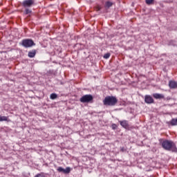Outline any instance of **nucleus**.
I'll use <instances>...</instances> for the list:
<instances>
[{"instance_id":"1","label":"nucleus","mask_w":177,"mask_h":177,"mask_svg":"<svg viewBox=\"0 0 177 177\" xmlns=\"http://www.w3.org/2000/svg\"><path fill=\"white\" fill-rule=\"evenodd\" d=\"M161 146L164 150H167V151H172V153H177V147L174 141L165 140L160 142Z\"/></svg>"},{"instance_id":"2","label":"nucleus","mask_w":177,"mask_h":177,"mask_svg":"<svg viewBox=\"0 0 177 177\" xmlns=\"http://www.w3.org/2000/svg\"><path fill=\"white\" fill-rule=\"evenodd\" d=\"M117 103H118V100L113 95H108L103 100L104 106H114Z\"/></svg>"},{"instance_id":"3","label":"nucleus","mask_w":177,"mask_h":177,"mask_svg":"<svg viewBox=\"0 0 177 177\" xmlns=\"http://www.w3.org/2000/svg\"><path fill=\"white\" fill-rule=\"evenodd\" d=\"M37 0H24L21 3L23 8H32L37 5Z\"/></svg>"},{"instance_id":"4","label":"nucleus","mask_w":177,"mask_h":177,"mask_svg":"<svg viewBox=\"0 0 177 177\" xmlns=\"http://www.w3.org/2000/svg\"><path fill=\"white\" fill-rule=\"evenodd\" d=\"M21 45L24 48H31L35 46V43L31 39H25L21 41Z\"/></svg>"},{"instance_id":"5","label":"nucleus","mask_w":177,"mask_h":177,"mask_svg":"<svg viewBox=\"0 0 177 177\" xmlns=\"http://www.w3.org/2000/svg\"><path fill=\"white\" fill-rule=\"evenodd\" d=\"M93 100V96L91 94L84 95L80 99V102H81V103H91Z\"/></svg>"},{"instance_id":"6","label":"nucleus","mask_w":177,"mask_h":177,"mask_svg":"<svg viewBox=\"0 0 177 177\" xmlns=\"http://www.w3.org/2000/svg\"><path fill=\"white\" fill-rule=\"evenodd\" d=\"M57 171H58V172H62V174H70L71 169L70 167H66L64 169L62 167H59L57 169Z\"/></svg>"},{"instance_id":"7","label":"nucleus","mask_w":177,"mask_h":177,"mask_svg":"<svg viewBox=\"0 0 177 177\" xmlns=\"http://www.w3.org/2000/svg\"><path fill=\"white\" fill-rule=\"evenodd\" d=\"M145 102L147 104H151V103H154V100L150 95H145Z\"/></svg>"},{"instance_id":"8","label":"nucleus","mask_w":177,"mask_h":177,"mask_svg":"<svg viewBox=\"0 0 177 177\" xmlns=\"http://www.w3.org/2000/svg\"><path fill=\"white\" fill-rule=\"evenodd\" d=\"M119 122L122 128H124V129H129V124L127 120L120 121Z\"/></svg>"},{"instance_id":"9","label":"nucleus","mask_w":177,"mask_h":177,"mask_svg":"<svg viewBox=\"0 0 177 177\" xmlns=\"http://www.w3.org/2000/svg\"><path fill=\"white\" fill-rule=\"evenodd\" d=\"M169 86L170 89H176L177 82L174 80H170L169 82Z\"/></svg>"},{"instance_id":"10","label":"nucleus","mask_w":177,"mask_h":177,"mask_svg":"<svg viewBox=\"0 0 177 177\" xmlns=\"http://www.w3.org/2000/svg\"><path fill=\"white\" fill-rule=\"evenodd\" d=\"M32 13V10L30 9V8H25V10L24 11V15L26 16H31Z\"/></svg>"},{"instance_id":"11","label":"nucleus","mask_w":177,"mask_h":177,"mask_svg":"<svg viewBox=\"0 0 177 177\" xmlns=\"http://www.w3.org/2000/svg\"><path fill=\"white\" fill-rule=\"evenodd\" d=\"M168 125H171V127H175L177 125V118H173L171 121L167 122Z\"/></svg>"},{"instance_id":"12","label":"nucleus","mask_w":177,"mask_h":177,"mask_svg":"<svg viewBox=\"0 0 177 177\" xmlns=\"http://www.w3.org/2000/svg\"><path fill=\"white\" fill-rule=\"evenodd\" d=\"M35 55H37V50H32L28 53V57L30 58L35 57Z\"/></svg>"},{"instance_id":"13","label":"nucleus","mask_w":177,"mask_h":177,"mask_svg":"<svg viewBox=\"0 0 177 177\" xmlns=\"http://www.w3.org/2000/svg\"><path fill=\"white\" fill-rule=\"evenodd\" d=\"M153 96L154 99H164L165 97L164 95L160 93H153Z\"/></svg>"},{"instance_id":"14","label":"nucleus","mask_w":177,"mask_h":177,"mask_svg":"<svg viewBox=\"0 0 177 177\" xmlns=\"http://www.w3.org/2000/svg\"><path fill=\"white\" fill-rule=\"evenodd\" d=\"M2 121H9V118H8V116H2L0 115V122Z\"/></svg>"},{"instance_id":"15","label":"nucleus","mask_w":177,"mask_h":177,"mask_svg":"<svg viewBox=\"0 0 177 177\" xmlns=\"http://www.w3.org/2000/svg\"><path fill=\"white\" fill-rule=\"evenodd\" d=\"M50 99H51V100H55V99H57V94L51 93L50 95Z\"/></svg>"},{"instance_id":"16","label":"nucleus","mask_w":177,"mask_h":177,"mask_svg":"<svg viewBox=\"0 0 177 177\" xmlns=\"http://www.w3.org/2000/svg\"><path fill=\"white\" fill-rule=\"evenodd\" d=\"M113 6V2L111 1H106L105 3V8H111Z\"/></svg>"},{"instance_id":"17","label":"nucleus","mask_w":177,"mask_h":177,"mask_svg":"<svg viewBox=\"0 0 177 177\" xmlns=\"http://www.w3.org/2000/svg\"><path fill=\"white\" fill-rule=\"evenodd\" d=\"M153 2H154V0H145V3H147V5H151Z\"/></svg>"},{"instance_id":"18","label":"nucleus","mask_w":177,"mask_h":177,"mask_svg":"<svg viewBox=\"0 0 177 177\" xmlns=\"http://www.w3.org/2000/svg\"><path fill=\"white\" fill-rule=\"evenodd\" d=\"M35 177H46L44 173L37 174Z\"/></svg>"},{"instance_id":"19","label":"nucleus","mask_w":177,"mask_h":177,"mask_svg":"<svg viewBox=\"0 0 177 177\" xmlns=\"http://www.w3.org/2000/svg\"><path fill=\"white\" fill-rule=\"evenodd\" d=\"M110 57V53H106L104 55V59H109Z\"/></svg>"},{"instance_id":"20","label":"nucleus","mask_w":177,"mask_h":177,"mask_svg":"<svg viewBox=\"0 0 177 177\" xmlns=\"http://www.w3.org/2000/svg\"><path fill=\"white\" fill-rule=\"evenodd\" d=\"M111 127H112V129H117V124H113L111 125Z\"/></svg>"},{"instance_id":"21","label":"nucleus","mask_w":177,"mask_h":177,"mask_svg":"<svg viewBox=\"0 0 177 177\" xmlns=\"http://www.w3.org/2000/svg\"><path fill=\"white\" fill-rule=\"evenodd\" d=\"M120 151H122V153H124V151H127V149H125V148L122 147H120Z\"/></svg>"},{"instance_id":"22","label":"nucleus","mask_w":177,"mask_h":177,"mask_svg":"<svg viewBox=\"0 0 177 177\" xmlns=\"http://www.w3.org/2000/svg\"><path fill=\"white\" fill-rule=\"evenodd\" d=\"M100 7H97V8H96V10L97 11V12H99V10H100Z\"/></svg>"}]
</instances>
